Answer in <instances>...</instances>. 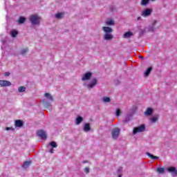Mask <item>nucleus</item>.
Masks as SVG:
<instances>
[{
    "mask_svg": "<svg viewBox=\"0 0 177 177\" xmlns=\"http://www.w3.org/2000/svg\"><path fill=\"white\" fill-rule=\"evenodd\" d=\"M30 23H32V26H37L41 23V17L37 15H32L30 17Z\"/></svg>",
    "mask_w": 177,
    "mask_h": 177,
    "instance_id": "f257e3e1",
    "label": "nucleus"
},
{
    "mask_svg": "<svg viewBox=\"0 0 177 177\" xmlns=\"http://www.w3.org/2000/svg\"><path fill=\"white\" fill-rule=\"evenodd\" d=\"M145 131H146V126L145 124H141L139 127H134L133 134L136 135V133H140V132H145Z\"/></svg>",
    "mask_w": 177,
    "mask_h": 177,
    "instance_id": "f03ea898",
    "label": "nucleus"
},
{
    "mask_svg": "<svg viewBox=\"0 0 177 177\" xmlns=\"http://www.w3.org/2000/svg\"><path fill=\"white\" fill-rule=\"evenodd\" d=\"M153 13V9L151 8H145L141 12V16L142 17H149Z\"/></svg>",
    "mask_w": 177,
    "mask_h": 177,
    "instance_id": "7ed1b4c3",
    "label": "nucleus"
},
{
    "mask_svg": "<svg viewBox=\"0 0 177 177\" xmlns=\"http://www.w3.org/2000/svg\"><path fill=\"white\" fill-rule=\"evenodd\" d=\"M97 85V79L94 77L91 80L89 84H86L87 89H93Z\"/></svg>",
    "mask_w": 177,
    "mask_h": 177,
    "instance_id": "20e7f679",
    "label": "nucleus"
},
{
    "mask_svg": "<svg viewBox=\"0 0 177 177\" xmlns=\"http://www.w3.org/2000/svg\"><path fill=\"white\" fill-rule=\"evenodd\" d=\"M111 136L113 139H118L120 136V128L113 129L111 131Z\"/></svg>",
    "mask_w": 177,
    "mask_h": 177,
    "instance_id": "39448f33",
    "label": "nucleus"
},
{
    "mask_svg": "<svg viewBox=\"0 0 177 177\" xmlns=\"http://www.w3.org/2000/svg\"><path fill=\"white\" fill-rule=\"evenodd\" d=\"M37 136L41 138L43 140H46V138H48L46 136V133L44 130H39L37 133Z\"/></svg>",
    "mask_w": 177,
    "mask_h": 177,
    "instance_id": "423d86ee",
    "label": "nucleus"
},
{
    "mask_svg": "<svg viewBox=\"0 0 177 177\" xmlns=\"http://www.w3.org/2000/svg\"><path fill=\"white\" fill-rule=\"evenodd\" d=\"M91 78H92V73L87 72L83 75L82 80L89 81V80H91Z\"/></svg>",
    "mask_w": 177,
    "mask_h": 177,
    "instance_id": "0eeeda50",
    "label": "nucleus"
},
{
    "mask_svg": "<svg viewBox=\"0 0 177 177\" xmlns=\"http://www.w3.org/2000/svg\"><path fill=\"white\" fill-rule=\"evenodd\" d=\"M12 83L8 80H0V86L3 87L10 86Z\"/></svg>",
    "mask_w": 177,
    "mask_h": 177,
    "instance_id": "6e6552de",
    "label": "nucleus"
},
{
    "mask_svg": "<svg viewBox=\"0 0 177 177\" xmlns=\"http://www.w3.org/2000/svg\"><path fill=\"white\" fill-rule=\"evenodd\" d=\"M168 172L172 174L173 176H177V169L174 167H170L167 168Z\"/></svg>",
    "mask_w": 177,
    "mask_h": 177,
    "instance_id": "1a4fd4ad",
    "label": "nucleus"
},
{
    "mask_svg": "<svg viewBox=\"0 0 177 177\" xmlns=\"http://www.w3.org/2000/svg\"><path fill=\"white\" fill-rule=\"evenodd\" d=\"M15 128H21L24 125V122L21 120H17L15 122Z\"/></svg>",
    "mask_w": 177,
    "mask_h": 177,
    "instance_id": "9d476101",
    "label": "nucleus"
},
{
    "mask_svg": "<svg viewBox=\"0 0 177 177\" xmlns=\"http://www.w3.org/2000/svg\"><path fill=\"white\" fill-rule=\"evenodd\" d=\"M114 38V36H113V34L111 33H105L104 35V39L105 41H111Z\"/></svg>",
    "mask_w": 177,
    "mask_h": 177,
    "instance_id": "9b49d317",
    "label": "nucleus"
},
{
    "mask_svg": "<svg viewBox=\"0 0 177 177\" xmlns=\"http://www.w3.org/2000/svg\"><path fill=\"white\" fill-rule=\"evenodd\" d=\"M102 30L105 34H111L113 32V28L109 27V26H104L102 27Z\"/></svg>",
    "mask_w": 177,
    "mask_h": 177,
    "instance_id": "f8f14e48",
    "label": "nucleus"
},
{
    "mask_svg": "<svg viewBox=\"0 0 177 177\" xmlns=\"http://www.w3.org/2000/svg\"><path fill=\"white\" fill-rule=\"evenodd\" d=\"M83 131L86 133L89 132L91 131V124L85 123L83 127Z\"/></svg>",
    "mask_w": 177,
    "mask_h": 177,
    "instance_id": "ddd939ff",
    "label": "nucleus"
},
{
    "mask_svg": "<svg viewBox=\"0 0 177 177\" xmlns=\"http://www.w3.org/2000/svg\"><path fill=\"white\" fill-rule=\"evenodd\" d=\"M145 115L147 117H150L153 114V109L148 108L146 111L144 113Z\"/></svg>",
    "mask_w": 177,
    "mask_h": 177,
    "instance_id": "4468645a",
    "label": "nucleus"
},
{
    "mask_svg": "<svg viewBox=\"0 0 177 177\" xmlns=\"http://www.w3.org/2000/svg\"><path fill=\"white\" fill-rule=\"evenodd\" d=\"M83 121H84V118L80 115H77L75 119V124L76 125H80V124H81V122H82Z\"/></svg>",
    "mask_w": 177,
    "mask_h": 177,
    "instance_id": "2eb2a0df",
    "label": "nucleus"
},
{
    "mask_svg": "<svg viewBox=\"0 0 177 177\" xmlns=\"http://www.w3.org/2000/svg\"><path fill=\"white\" fill-rule=\"evenodd\" d=\"M31 165V160L25 161L22 165L24 169H27Z\"/></svg>",
    "mask_w": 177,
    "mask_h": 177,
    "instance_id": "dca6fc26",
    "label": "nucleus"
},
{
    "mask_svg": "<svg viewBox=\"0 0 177 177\" xmlns=\"http://www.w3.org/2000/svg\"><path fill=\"white\" fill-rule=\"evenodd\" d=\"M158 118H160V115H156L155 116L151 118L149 120H150L151 122L154 124L155 122H157V121H158Z\"/></svg>",
    "mask_w": 177,
    "mask_h": 177,
    "instance_id": "f3484780",
    "label": "nucleus"
},
{
    "mask_svg": "<svg viewBox=\"0 0 177 177\" xmlns=\"http://www.w3.org/2000/svg\"><path fill=\"white\" fill-rule=\"evenodd\" d=\"M44 97H46L48 100H50V102H53V96L49 93H46L44 94Z\"/></svg>",
    "mask_w": 177,
    "mask_h": 177,
    "instance_id": "a211bd4d",
    "label": "nucleus"
},
{
    "mask_svg": "<svg viewBox=\"0 0 177 177\" xmlns=\"http://www.w3.org/2000/svg\"><path fill=\"white\" fill-rule=\"evenodd\" d=\"M153 70V67H149L146 71L145 72V77H149L150 75V73H151V71Z\"/></svg>",
    "mask_w": 177,
    "mask_h": 177,
    "instance_id": "6ab92c4d",
    "label": "nucleus"
},
{
    "mask_svg": "<svg viewBox=\"0 0 177 177\" xmlns=\"http://www.w3.org/2000/svg\"><path fill=\"white\" fill-rule=\"evenodd\" d=\"M156 24H157V21H154V22L152 24V26L149 27V31H156V28H154Z\"/></svg>",
    "mask_w": 177,
    "mask_h": 177,
    "instance_id": "aec40b11",
    "label": "nucleus"
},
{
    "mask_svg": "<svg viewBox=\"0 0 177 177\" xmlns=\"http://www.w3.org/2000/svg\"><path fill=\"white\" fill-rule=\"evenodd\" d=\"M133 35V33L132 32H127L124 34L123 37L124 38H131Z\"/></svg>",
    "mask_w": 177,
    "mask_h": 177,
    "instance_id": "412c9836",
    "label": "nucleus"
},
{
    "mask_svg": "<svg viewBox=\"0 0 177 177\" xmlns=\"http://www.w3.org/2000/svg\"><path fill=\"white\" fill-rule=\"evenodd\" d=\"M147 156H148V157H149V158H151L152 160H158V156H154V155L149 153V152H147L146 153Z\"/></svg>",
    "mask_w": 177,
    "mask_h": 177,
    "instance_id": "4be33fe9",
    "label": "nucleus"
},
{
    "mask_svg": "<svg viewBox=\"0 0 177 177\" xmlns=\"http://www.w3.org/2000/svg\"><path fill=\"white\" fill-rule=\"evenodd\" d=\"M64 16V14L63 12H59L55 14L56 19H63V17Z\"/></svg>",
    "mask_w": 177,
    "mask_h": 177,
    "instance_id": "5701e85b",
    "label": "nucleus"
},
{
    "mask_svg": "<svg viewBox=\"0 0 177 177\" xmlns=\"http://www.w3.org/2000/svg\"><path fill=\"white\" fill-rule=\"evenodd\" d=\"M10 34L12 38H15L17 36V35L19 34V32H17V30H11Z\"/></svg>",
    "mask_w": 177,
    "mask_h": 177,
    "instance_id": "b1692460",
    "label": "nucleus"
},
{
    "mask_svg": "<svg viewBox=\"0 0 177 177\" xmlns=\"http://www.w3.org/2000/svg\"><path fill=\"white\" fill-rule=\"evenodd\" d=\"M44 106H45L46 109H48V110H52V105L50 104V103H49L48 102H45Z\"/></svg>",
    "mask_w": 177,
    "mask_h": 177,
    "instance_id": "393cba45",
    "label": "nucleus"
},
{
    "mask_svg": "<svg viewBox=\"0 0 177 177\" xmlns=\"http://www.w3.org/2000/svg\"><path fill=\"white\" fill-rule=\"evenodd\" d=\"M26 21V18L24 17H20L18 21L19 24H23Z\"/></svg>",
    "mask_w": 177,
    "mask_h": 177,
    "instance_id": "a878e982",
    "label": "nucleus"
},
{
    "mask_svg": "<svg viewBox=\"0 0 177 177\" xmlns=\"http://www.w3.org/2000/svg\"><path fill=\"white\" fill-rule=\"evenodd\" d=\"M149 2H150V0H142L141 1V6H146V5L149 4Z\"/></svg>",
    "mask_w": 177,
    "mask_h": 177,
    "instance_id": "bb28decb",
    "label": "nucleus"
},
{
    "mask_svg": "<svg viewBox=\"0 0 177 177\" xmlns=\"http://www.w3.org/2000/svg\"><path fill=\"white\" fill-rule=\"evenodd\" d=\"M50 146H51L53 149H56V147H57V143L55 141H52L50 142Z\"/></svg>",
    "mask_w": 177,
    "mask_h": 177,
    "instance_id": "cd10ccee",
    "label": "nucleus"
},
{
    "mask_svg": "<svg viewBox=\"0 0 177 177\" xmlns=\"http://www.w3.org/2000/svg\"><path fill=\"white\" fill-rule=\"evenodd\" d=\"M131 118H132V115H127L124 120V122H129V121H131Z\"/></svg>",
    "mask_w": 177,
    "mask_h": 177,
    "instance_id": "c85d7f7f",
    "label": "nucleus"
},
{
    "mask_svg": "<svg viewBox=\"0 0 177 177\" xmlns=\"http://www.w3.org/2000/svg\"><path fill=\"white\" fill-rule=\"evenodd\" d=\"M103 102L104 103H110V102H111V100L109 97H104Z\"/></svg>",
    "mask_w": 177,
    "mask_h": 177,
    "instance_id": "c756f323",
    "label": "nucleus"
},
{
    "mask_svg": "<svg viewBox=\"0 0 177 177\" xmlns=\"http://www.w3.org/2000/svg\"><path fill=\"white\" fill-rule=\"evenodd\" d=\"M157 171L159 174H164V172H165V169L162 167H158Z\"/></svg>",
    "mask_w": 177,
    "mask_h": 177,
    "instance_id": "7c9ffc66",
    "label": "nucleus"
},
{
    "mask_svg": "<svg viewBox=\"0 0 177 177\" xmlns=\"http://www.w3.org/2000/svg\"><path fill=\"white\" fill-rule=\"evenodd\" d=\"M106 23L107 26H114V21L112 19L108 20Z\"/></svg>",
    "mask_w": 177,
    "mask_h": 177,
    "instance_id": "2f4dec72",
    "label": "nucleus"
},
{
    "mask_svg": "<svg viewBox=\"0 0 177 177\" xmlns=\"http://www.w3.org/2000/svg\"><path fill=\"white\" fill-rule=\"evenodd\" d=\"M19 92L22 93V92H26V87L21 86L18 88Z\"/></svg>",
    "mask_w": 177,
    "mask_h": 177,
    "instance_id": "473e14b6",
    "label": "nucleus"
},
{
    "mask_svg": "<svg viewBox=\"0 0 177 177\" xmlns=\"http://www.w3.org/2000/svg\"><path fill=\"white\" fill-rule=\"evenodd\" d=\"M28 52V48L21 50V54H22V55H26V53Z\"/></svg>",
    "mask_w": 177,
    "mask_h": 177,
    "instance_id": "72a5a7b5",
    "label": "nucleus"
},
{
    "mask_svg": "<svg viewBox=\"0 0 177 177\" xmlns=\"http://www.w3.org/2000/svg\"><path fill=\"white\" fill-rule=\"evenodd\" d=\"M115 115L117 117H120V115H121V110H120V109H116Z\"/></svg>",
    "mask_w": 177,
    "mask_h": 177,
    "instance_id": "f704fd0d",
    "label": "nucleus"
},
{
    "mask_svg": "<svg viewBox=\"0 0 177 177\" xmlns=\"http://www.w3.org/2000/svg\"><path fill=\"white\" fill-rule=\"evenodd\" d=\"M6 131H15V128L14 127H6Z\"/></svg>",
    "mask_w": 177,
    "mask_h": 177,
    "instance_id": "c9c22d12",
    "label": "nucleus"
},
{
    "mask_svg": "<svg viewBox=\"0 0 177 177\" xmlns=\"http://www.w3.org/2000/svg\"><path fill=\"white\" fill-rule=\"evenodd\" d=\"M84 172H85L86 174H89V167H86V168L84 169Z\"/></svg>",
    "mask_w": 177,
    "mask_h": 177,
    "instance_id": "e433bc0d",
    "label": "nucleus"
},
{
    "mask_svg": "<svg viewBox=\"0 0 177 177\" xmlns=\"http://www.w3.org/2000/svg\"><path fill=\"white\" fill-rule=\"evenodd\" d=\"M121 172H122V167H119L118 169V174H121Z\"/></svg>",
    "mask_w": 177,
    "mask_h": 177,
    "instance_id": "4c0bfd02",
    "label": "nucleus"
},
{
    "mask_svg": "<svg viewBox=\"0 0 177 177\" xmlns=\"http://www.w3.org/2000/svg\"><path fill=\"white\" fill-rule=\"evenodd\" d=\"M111 12H114L115 10V8L114 6L111 7L110 8Z\"/></svg>",
    "mask_w": 177,
    "mask_h": 177,
    "instance_id": "58836bf2",
    "label": "nucleus"
},
{
    "mask_svg": "<svg viewBox=\"0 0 177 177\" xmlns=\"http://www.w3.org/2000/svg\"><path fill=\"white\" fill-rule=\"evenodd\" d=\"M5 75H6V77H9V76L10 75V73H9V72H6V73H5Z\"/></svg>",
    "mask_w": 177,
    "mask_h": 177,
    "instance_id": "ea45409f",
    "label": "nucleus"
},
{
    "mask_svg": "<svg viewBox=\"0 0 177 177\" xmlns=\"http://www.w3.org/2000/svg\"><path fill=\"white\" fill-rule=\"evenodd\" d=\"M49 152H50L51 154H53V153H54V149H53V148H51V149H50Z\"/></svg>",
    "mask_w": 177,
    "mask_h": 177,
    "instance_id": "a19ab883",
    "label": "nucleus"
},
{
    "mask_svg": "<svg viewBox=\"0 0 177 177\" xmlns=\"http://www.w3.org/2000/svg\"><path fill=\"white\" fill-rule=\"evenodd\" d=\"M137 21H142V17H137Z\"/></svg>",
    "mask_w": 177,
    "mask_h": 177,
    "instance_id": "79ce46f5",
    "label": "nucleus"
},
{
    "mask_svg": "<svg viewBox=\"0 0 177 177\" xmlns=\"http://www.w3.org/2000/svg\"><path fill=\"white\" fill-rule=\"evenodd\" d=\"M86 162H88V160L83 161V164H86Z\"/></svg>",
    "mask_w": 177,
    "mask_h": 177,
    "instance_id": "37998d69",
    "label": "nucleus"
},
{
    "mask_svg": "<svg viewBox=\"0 0 177 177\" xmlns=\"http://www.w3.org/2000/svg\"><path fill=\"white\" fill-rule=\"evenodd\" d=\"M118 177H122L121 174H119V175H118Z\"/></svg>",
    "mask_w": 177,
    "mask_h": 177,
    "instance_id": "c03bdc74",
    "label": "nucleus"
},
{
    "mask_svg": "<svg viewBox=\"0 0 177 177\" xmlns=\"http://www.w3.org/2000/svg\"><path fill=\"white\" fill-rule=\"evenodd\" d=\"M152 1H154V0H152Z\"/></svg>",
    "mask_w": 177,
    "mask_h": 177,
    "instance_id": "a18cd8bd",
    "label": "nucleus"
}]
</instances>
